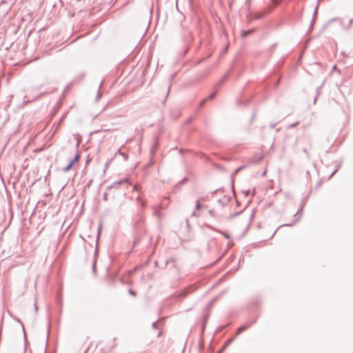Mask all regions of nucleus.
Segmentation results:
<instances>
[{"label":"nucleus","instance_id":"nucleus-1","mask_svg":"<svg viewBox=\"0 0 353 353\" xmlns=\"http://www.w3.org/2000/svg\"><path fill=\"white\" fill-rule=\"evenodd\" d=\"M79 155L77 154L74 157V158L70 161L69 165L63 169V170L65 172L69 171L72 168V166L79 161Z\"/></svg>","mask_w":353,"mask_h":353},{"label":"nucleus","instance_id":"nucleus-2","mask_svg":"<svg viewBox=\"0 0 353 353\" xmlns=\"http://www.w3.org/2000/svg\"><path fill=\"white\" fill-rule=\"evenodd\" d=\"M13 353H26V349L22 347L14 351Z\"/></svg>","mask_w":353,"mask_h":353},{"label":"nucleus","instance_id":"nucleus-3","mask_svg":"<svg viewBox=\"0 0 353 353\" xmlns=\"http://www.w3.org/2000/svg\"><path fill=\"white\" fill-rule=\"evenodd\" d=\"M246 329V327L245 326H241L240 327L239 329H238V333H240L241 332H243V330H245Z\"/></svg>","mask_w":353,"mask_h":353},{"label":"nucleus","instance_id":"nucleus-4","mask_svg":"<svg viewBox=\"0 0 353 353\" xmlns=\"http://www.w3.org/2000/svg\"><path fill=\"white\" fill-rule=\"evenodd\" d=\"M248 33H250V32H244L242 33V36L245 37Z\"/></svg>","mask_w":353,"mask_h":353},{"label":"nucleus","instance_id":"nucleus-5","mask_svg":"<svg viewBox=\"0 0 353 353\" xmlns=\"http://www.w3.org/2000/svg\"><path fill=\"white\" fill-rule=\"evenodd\" d=\"M196 208L199 210L200 208V203H198L196 205Z\"/></svg>","mask_w":353,"mask_h":353},{"label":"nucleus","instance_id":"nucleus-6","mask_svg":"<svg viewBox=\"0 0 353 353\" xmlns=\"http://www.w3.org/2000/svg\"><path fill=\"white\" fill-rule=\"evenodd\" d=\"M130 293L132 294L134 296L135 295V293L133 291H132V290L130 291Z\"/></svg>","mask_w":353,"mask_h":353}]
</instances>
